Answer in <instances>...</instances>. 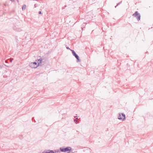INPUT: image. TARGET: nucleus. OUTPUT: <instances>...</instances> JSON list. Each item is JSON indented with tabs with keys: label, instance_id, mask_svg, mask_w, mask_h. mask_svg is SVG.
I'll use <instances>...</instances> for the list:
<instances>
[{
	"label": "nucleus",
	"instance_id": "f257e3e1",
	"mask_svg": "<svg viewBox=\"0 0 153 153\" xmlns=\"http://www.w3.org/2000/svg\"><path fill=\"white\" fill-rule=\"evenodd\" d=\"M132 16L134 17H136L138 21L140 20V15L137 11H136L132 15Z\"/></svg>",
	"mask_w": 153,
	"mask_h": 153
},
{
	"label": "nucleus",
	"instance_id": "f03ea898",
	"mask_svg": "<svg viewBox=\"0 0 153 153\" xmlns=\"http://www.w3.org/2000/svg\"><path fill=\"white\" fill-rule=\"evenodd\" d=\"M29 66L32 68H35L38 66L37 64V63L36 62H31L29 64Z\"/></svg>",
	"mask_w": 153,
	"mask_h": 153
},
{
	"label": "nucleus",
	"instance_id": "7ed1b4c3",
	"mask_svg": "<svg viewBox=\"0 0 153 153\" xmlns=\"http://www.w3.org/2000/svg\"><path fill=\"white\" fill-rule=\"evenodd\" d=\"M60 151L62 152H66L68 151H70L71 150V148L70 147H67L65 148H60Z\"/></svg>",
	"mask_w": 153,
	"mask_h": 153
},
{
	"label": "nucleus",
	"instance_id": "20e7f679",
	"mask_svg": "<svg viewBox=\"0 0 153 153\" xmlns=\"http://www.w3.org/2000/svg\"><path fill=\"white\" fill-rule=\"evenodd\" d=\"M118 118L119 120H124L125 118V115L124 114L119 113Z\"/></svg>",
	"mask_w": 153,
	"mask_h": 153
},
{
	"label": "nucleus",
	"instance_id": "39448f33",
	"mask_svg": "<svg viewBox=\"0 0 153 153\" xmlns=\"http://www.w3.org/2000/svg\"><path fill=\"white\" fill-rule=\"evenodd\" d=\"M72 51L73 55L75 56V57L77 59V62H79L80 61V60L79 59V57L78 55L76 53L75 51L73 50H71Z\"/></svg>",
	"mask_w": 153,
	"mask_h": 153
},
{
	"label": "nucleus",
	"instance_id": "423d86ee",
	"mask_svg": "<svg viewBox=\"0 0 153 153\" xmlns=\"http://www.w3.org/2000/svg\"><path fill=\"white\" fill-rule=\"evenodd\" d=\"M42 59L40 56H39L37 58V65H38L41 63Z\"/></svg>",
	"mask_w": 153,
	"mask_h": 153
},
{
	"label": "nucleus",
	"instance_id": "0eeeda50",
	"mask_svg": "<svg viewBox=\"0 0 153 153\" xmlns=\"http://www.w3.org/2000/svg\"><path fill=\"white\" fill-rule=\"evenodd\" d=\"M42 153H54V152L53 150H48L46 151L45 152H43Z\"/></svg>",
	"mask_w": 153,
	"mask_h": 153
},
{
	"label": "nucleus",
	"instance_id": "6e6552de",
	"mask_svg": "<svg viewBox=\"0 0 153 153\" xmlns=\"http://www.w3.org/2000/svg\"><path fill=\"white\" fill-rule=\"evenodd\" d=\"M26 6L25 5H24L22 7V9L23 10H25L26 9Z\"/></svg>",
	"mask_w": 153,
	"mask_h": 153
},
{
	"label": "nucleus",
	"instance_id": "1a4fd4ad",
	"mask_svg": "<svg viewBox=\"0 0 153 153\" xmlns=\"http://www.w3.org/2000/svg\"><path fill=\"white\" fill-rule=\"evenodd\" d=\"M74 121L75 122V123L76 124H77L78 123V121L76 120V119L74 120Z\"/></svg>",
	"mask_w": 153,
	"mask_h": 153
},
{
	"label": "nucleus",
	"instance_id": "9d476101",
	"mask_svg": "<svg viewBox=\"0 0 153 153\" xmlns=\"http://www.w3.org/2000/svg\"><path fill=\"white\" fill-rule=\"evenodd\" d=\"M13 60V59H10V62H11L12 61V60Z\"/></svg>",
	"mask_w": 153,
	"mask_h": 153
},
{
	"label": "nucleus",
	"instance_id": "9b49d317",
	"mask_svg": "<svg viewBox=\"0 0 153 153\" xmlns=\"http://www.w3.org/2000/svg\"><path fill=\"white\" fill-rule=\"evenodd\" d=\"M37 6V5L36 4H34V7H36Z\"/></svg>",
	"mask_w": 153,
	"mask_h": 153
},
{
	"label": "nucleus",
	"instance_id": "f8f14e48",
	"mask_svg": "<svg viewBox=\"0 0 153 153\" xmlns=\"http://www.w3.org/2000/svg\"><path fill=\"white\" fill-rule=\"evenodd\" d=\"M39 14H42V12H41V11H39Z\"/></svg>",
	"mask_w": 153,
	"mask_h": 153
},
{
	"label": "nucleus",
	"instance_id": "ddd939ff",
	"mask_svg": "<svg viewBox=\"0 0 153 153\" xmlns=\"http://www.w3.org/2000/svg\"><path fill=\"white\" fill-rule=\"evenodd\" d=\"M66 48H67V49H70L69 48V47H66Z\"/></svg>",
	"mask_w": 153,
	"mask_h": 153
},
{
	"label": "nucleus",
	"instance_id": "4468645a",
	"mask_svg": "<svg viewBox=\"0 0 153 153\" xmlns=\"http://www.w3.org/2000/svg\"><path fill=\"white\" fill-rule=\"evenodd\" d=\"M119 4H120V3L118 4L116 6H115V7L116 8V7Z\"/></svg>",
	"mask_w": 153,
	"mask_h": 153
},
{
	"label": "nucleus",
	"instance_id": "2eb2a0df",
	"mask_svg": "<svg viewBox=\"0 0 153 153\" xmlns=\"http://www.w3.org/2000/svg\"><path fill=\"white\" fill-rule=\"evenodd\" d=\"M77 117V116H75L74 117V118L76 119H77V118L76 117Z\"/></svg>",
	"mask_w": 153,
	"mask_h": 153
},
{
	"label": "nucleus",
	"instance_id": "dca6fc26",
	"mask_svg": "<svg viewBox=\"0 0 153 153\" xmlns=\"http://www.w3.org/2000/svg\"><path fill=\"white\" fill-rule=\"evenodd\" d=\"M1 68H2L1 66L0 65V69Z\"/></svg>",
	"mask_w": 153,
	"mask_h": 153
},
{
	"label": "nucleus",
	"instance_id": "f3484780",
	"mask_svg": "<svg viewBox=\"0 0 153 153\" xmlns=\"http://www.w3.org/2000/svg\"><path fill=\"white\" fill-rule=\"evenodd\" d=\"M70 152L69 151L67 152V153H70Z\"/></svg>",
	"mask_w": 153,
	"mask_h": 153
},
{
	"label": "nucleus",
	"instance_id": "a211bd4d",
	"mask_svg": "<svg viewBox=\"0 0 153 153\" xmlns=\"http://www.w3.org/2000/svg\"><path fill=\"white\" fill-rule=\"evenodd\" d=\"M18 30V31H20V30Z\"/></svg>",
	"mask_w": 153,
	"mask_h": 153
}]
</instances>
